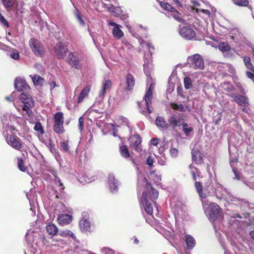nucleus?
Returning a JSON list of instances; mask_svg holds the SVG:
<instances>
[{"instance_id":"nucleus-1","label":"nucleus","mask_w":254,"mask_h":254,"mask_svg":"<svg viewBox=\"0 0 254 254\" xmlns=\"http://www.w3.org/2000/svg\"><path fill=\"white\" fill-rule=\"evenodd\" d=\"M20 104L16 108L18 112L24 118L32 119L34 116L32 109L34 107V102L30 95L22 93L19 98Z\"/></svg>"},{"instance_id":"nucleus-2","label":"nucleus","mask_w":254,"mask_h":254,"mask_svg":"<svg viewBox=\"0 0 254 254\" xmlns=\"http://www.w3.org/2000/svg\"><path fill=\"white\" fill-rule=\"evenodd\" d=\"M188 64L194 69H202L204 68V62L202 57L199 54H194L189 57Z\"/></svg>"},{"instance_id":"nucleus-3","label":"nucleus","mask_w":254,"mask_h":254,"mask_svg":"<svg viewBox=\"0 0 254 254\" xmlns=\"http://www.w3.org/2000/svg\"><path fill=\"white\" fill-rule=\"evenodd\" d=\"M29 46L36 56L42 57L44 54V48L41 43L35 38H31L29 42Z\"/></svg>"},{"instance_id":"nucleus-4","label":"nucleus","mask_w":254,"mask_h":254,"mask_svg":"<svg viewBox=\"0 0 254 254\" xmlns=\"http://www.w3.org/2000/svg\"><path fill=\"white\" fill-rule=\"evenodd\" d=\"M208 208L209 216L211 220L215 221L220 217L222 209L217 204L214 202H211L209 205Z\"/></svg>"},{"instance_id":"nucleus-5","label":"nucleus","mask_w":254,"mask_h":254,"mask_svg":"<svg viewBox=\"0 0 254 254\" xmlns=\"http://www.w3.org/2000/svg\"><path fill=\"white\" fill-rule=\"evenodd\" d=\"M179 33L187 40H192L195 36V32L190 26H183L180 27Z\"/></svg>"},{"instance_id":"nucleus-6","label":"nucleus","mask_w":254,"mask_h":254,"mask_svg":"<svg viewBox=\"0 0 254 254\" xmlns=\"http://www.w3.org/2000/svg\"><path fill=\"white\" fill-rule=\"evenodd\" d=\"M142 139L138 134H134L130 136L129 139V145L137 152L142 151Z\"/></svg>"},{"instance_id":"nucleus-7","label":"nucleus","mask_w":254,"mask_h":254,"mask_svg":"<svg viewBox=\"0 0 254 254\" xmlns=\"http://www.w3.org/2000/svg\"><path fill=\"white\" fill-rule=\"evenodd\" d=\"M7 143L14 149L20 150L23 147L21 139L16 135H10L9 137H5Z\"/></svg>"},{"instance_id":"nucleus-8","label":"nucleus","mask_w":254,"mask_h":254,"mask_svg":"<svg viewBox=\"0 0 254 254\" xmlns=\"http://www.w3.org/2000/svg\"><path fill=\"white\" fill-rule=\"evenodd\" d=\"M152 90L151 85L149 86L148 88L146 93L144 96L143 99L144 100V104H145V106L146 107V111L142 110V113L143 115H147L150 114L152 111L149 107L150 104H151V100L152 98Z\"/></svg>"},{"instance_id":"nucleus-9","label":"nucleus","mask_w":254,"mask_h":254,"mask_svg":"<svg viewBox=\"0 0 254 254\" xmlns=\"http://www.w3.org/2000/svg\"><path fill=\"white\" fill-rule=\"evenodd\" d=\"M147 192L146 191H143L141 197V202L147 214L149 215H152L153 208L151 203L147 199Z\"/></svg>"},{"instance_id":"nucleus-10","label":"nucleus","mask_w":254,"mask_h":254,"mask_svg":"<svg viewBox=\"0 0 254 254\" xmlns=\"http://www.w3.org/2000/svg\"><path fill=\"white\" fill-rule=\"evenodd\" d=\"M55 53L58 59H63L68 52V50L61 42H58L55 47Z\"/></svg>"},{"instance_id":"nucleus-11","label":"nucleus","mask_w":254,"mask_h":254,"mask_svg":"<svg viewBox=\"0 0 254 254\" xmlns=\"http://www.w3.org/2000/svg\"><path fill=\"white\" fill-rule=\"evenodd\" d=\"M230 96L233 98L232 101L236 102L239 106L249 105V101L248 97L238 94H232Z\"/></svg>"},{"instance_id":"nucleus-12","label":"nucleus","mask_w":254,"mask_h":254,"mask_svg":"<svg viewBox=\"0 0 254 254\" xmlns=\"http://www.w3.org/2000/svg\"><path fill=\"white\" fill-rule=\"evenodd\" d=\"M192 160L197 165H202L204 163L203 154L198 150H192L191 151Z\"/></svg>"},{"instance_id":"nucleus-13","label":"nucleus","mask_w":254,"mask_h":254,"mask_svg":"<svg viewBox=\"0 0 254 254\" xmlns=\"http://www.w3.org/2000/svg\"><path fill=\"white\" fill-rule=\"evenodd\" d=\"M57 219L60 225L65 226L72 222V216L68 214H61L58 215Z\"/></svg>"},{"instance_id":"nucleus-14","label":"nucleus","mask_w":254,"mask_h":254,"mask_svg":"<svg viewBox=\"0 0 254 254\" xmlns=\"http://www.w3.org/2000/svg\"><path fill=\"white\" fill-rule=\"evenodd\" d=\"M68 64L72 67L79 69L81 66L80 64V60L76 58L73 53H69L67 59Z\"/></svg>"},{"instance_id":"nucleus-15","label":"nucleus","mask_w":254,"mask_h":254,"mask_svg":"<svg viewBox=\"0 0 254 254\" xmlns=\"http://www.w3.org/2000/svg\"><path fill=\"white\" fill-rule=\"evenodd\" d=\"M14 87L19 91H25L28 85L25 81L21 78H16L14 80Z\"/></svg>"},{"instance_id":"nucleus-16","label":"nucleus","mask_w":254,"mask_h":254,"mask_svg":"<svg viewBox=\"0 0 254 254\" xmlns=\"http://www.w3.org/2000/svg\"><path fill=\"white\" fill-rule=\"evenodd\" d=\"M135 83V80L132 74L128 73L126 76V89L127 91H131L133 89Z\"/></svg>"},{"instance_id":"nucleus-17","label":"nucleus","mask_w":254,"mask_h":254,"mask_svg":"<svg viewBox=\"0 0 254 254\" xmlns=\"http://www.w3.org/2000/svg\"><path fill=\"white\" fill-rule=\"evenodd\" d=\"M185 244L186 245L184 247L185 249L191 250L195 246L196 242L194 238L190 235H187L184 239Z\"/></svg>"},{"instance_id":"nucleus-18","label":"nucleus","mask_w":254,"mask_h":254,"mask_svg":"<svg viewBox=\"0 0 254 254\" xmlns=\"http://www.w3.org/2000/svg\"><path fill=\"white\" fill-rule=\"evenodd\" d=\"M183 121V118H179L177 119L174 115L168 119L169 125L173 128L182 126L183 123L184 122Z\"/></svg>"},{"instance_id":"nucleus-19","label":"nucleus","mask_w":254,"mask_h":254,"mask_svg":"<svg viewBox=\"0 0 254 254\" xmlns=\"http://www.w3.org/2000/svg\"><path fill=\"white\" fill-rule=\"evenodd\" d=\"M144 180L146 182L145 187L147 189L152 198L154 199H157L159 194L158 192L153 188H152V185L151 183L148 182L146 178L144 177Z\"/></svg>"},{"instance_id":"nucleus-20","label":"nucleus","mask_w":254,"mask_h":254,"mask_svg":"<svg viewBox=\"0 0 254 254\" xmlns=\"http://www.w3.org/2000/svg\"><path fill=\"white\" fill-rule=\"evenodd\" d=\"M91 90V86L87 85L81 91L78 99L77 100V103H80L83 102V99L88 96V94Z\"/></svg>"},{"instance_id":"nucleus-21","label":"nucleus","mask_w":254,"mask_h":254,"mask_svg":"<svg viewBox=\"0 0 254 254\" xmlns=\"http://www.w3.org/2000/svg\"><path fill=\"white\" fill-rule=\"evenodd\" d=\"M109 186L110 189L112 192L117 190L118 189V183L117 180L115 178V176L113 174H110L108 176Z\"/></svg>"},{"instance_id":"nucleus-22","label":"nucleus","mask_w":254,"mask_h":254,"mask_svg":"<svg viewBox=\"0 0 254 254\" xmlns=\"http://www.w3.org/2000/svg\"><path fill=\"white\" fill-rule=\"evenodd\" d=\"M202 185L203 184L201 182L195 181L194 183V187L199 196L201 198H205L207 197V195L203 191Z\"/></svg>"},{"instance_id":"nucleus-23","label":"nucleus","mask_w":254,"mask_h":254,"mask_svg":"<svg viewBox=\"0 0 254 254\" xmlns=\"http://www.w3.org/2000/svg\"><path fill=\"white\" fill-rule=\"evenodd\" d=\"M170 106L172 109L175 111L184 112L187 111H190V110L189 106H184L183 104H178L177 103H171L170 104Z\"/></svg>"},{"instance_id":"nucleus-24","label":"nucleus","mask_w":254,"mask_h":254,"mask_svg":"<svg viewBox=\"0 0 254 254\" xmlns=\"http://www.w3.org/2000/svg\"><path fill=\"white\" fill-rule=\"evenodd\" d=\"M156 124L157 127L167 129L169 127V124L167 123L166 119L162 116H158L156 118Z\"/></svg>"},{"instance_id":"nucleus-25","label":"nucleus","mask_w":254,"mask_h":254,"mask_svg":"<svg viewBox=\"0 0 254 254\" xmlns=\"http://www.w3.org/2000/svg\"><path fill=\"white\" fill-rule=\"evenodd\" d=\"M46 231L48 234L52 236H55L58 232V229L57 226L52 223H50L46 225Z\"/></svg>"},{"instance_id":"nucleus-26","label":"nucleus","mask_w":254,"mask_h":254,"mask_svg":"<svg viewBox=\"0 0 254 254\" xmlns=\"http://www.w3.org/2000/svg\"><path fill=\"white\" fill-rule=\"evenodd\" d=\"M79 226L82 231H88L90 229V222L88 220L83 218L79 222Z\"/></svg>"},{"instance_id":"nucleus-27","label":"nucleus","mask_w":254,"mask_h":254,"mask_svg":"<svg viewBox=\"0 0 254 254\" xmlns=\"http://www.w3.org/2000/svg\"><path fill=\"white\" fill-rule=\"evenodd\" d=\"M112 85V82L110 79H106L103 81V87L102 89L100 92V96L101 97L104 96L105 93H106V91Z\"/></svg>"},{"instance_id":"nucleus-28","label":"nucleus","mask_w":254,"mask_h":254,"mask_svg":"<svg viewBox=\"0 0 254 254\" xmlns=\"http://www.w3.org/2000/svg\"><path fill=\"white\" fill-rule=\"evenodd\" d=\"M119 151L123 158L127 159L130 157V154L127 145H123L121 146L120 147Z\"/></svg>"},{"instance_id":"nucleus-29","label":"nucleus","mask_w":254,"mask_h":254,"mask_svg":"<svg viewBox=\"0 0 254 254\" xmlns=\"http://www.w3.org/2000/svg\"><path fill=\"white\" fill-rule=\"evenodd\" d=\"M53 130L58 134H63L65 131L64 127V123L54 124Z\"/></svg>"},{"instance_id":"nucleus-30","label":"nucleus","mask_w":254,"mask_h":254,"mask_svg":"<svg viewBox=\"0 0 254 254\" xmlns=\"http://www.w3.org/2000/svg\"><path fill=\"white\" fill-rule=\"evenodd\" d=\"M54 124L64 123V114L62 112L55 113L53 117Z\"/></svg>"},{"instance_id":"nucleus-31","label":"nucleus","mask_w":254,"mask_h":254,"mask_svg":"<svg viewBox=\"0 0 254 254\" xmlns=\"http://www.w3.org/2000/svg\"><path fill=\"white\" fill-rule=\"evenodd\" d=\"M171 12V16L177 21L181 23H184L185 20L182 17V14L179 11H178L175 8L174 10H173Z\"/></svg>"},{"instance_id":"nucleus-32","label":"nucleus","mask_w":254,"mask_h":254,"mask_svg":"<svg viewBox=\"0 0 254 254\" xmlns=\"http://www.w3.org/2000/svg\"><path fill=\"white\" fill-rule=\"evenodd\" d=\"M189 168L191 169L190 174L192 176V180L195 182V181H196V176L199 177L201 174V172L197 168L193 166L192 165H190L189 166Z\"/></svg>"},{"instance_id":"nucleus-33","label":"nucleus","mask_w":254,"mask_h":254,"mask_svg":"<svg viewBox=\"0 0 254 254\" xmlns=\"http://www.w3.org/2000/svg\"><path fill=\"white\" fill-rule=\"evenodd\" d=\"M233 2L237 6L248 7L249 9H252V6L251 5H249V0H233Z\"/></svg>"},{"instance_id":"nucleus-34","label":"nucleus","mask_w":254,"mask_h":254,"mask_svg":"<svg viewBox=\"0 0 254 254\" xmlns=\"http://www.w3.org/2000/svg\"><path fill=\"white\" fill-rule=\"evenodd\" d=\"M113 35L114 37L117 39H120L123 37L124 33L121 30L119 25L113 28Z\"/></svg>"},{"instance_id":"nucleus-35","label":"nucleus","mask_w":254,"mask_h":254,"mask_svg":"<svg viewBox=\"0 0 254 254\" xmlns=\"http://www.w3.org/2000/svg\"><path fill=\"white\" fill-rule=\"evenodd\" d=\"M33 84L35 86H41L42 85L44 79L39 75L35 74L33 76H31Z\"/></svg>"},{"instance_id":"nucleus-36","label":"nucleus","mask_w":254,"mask_h":254,"mask_svg":"<svg viewBox=\"0 0 254 254\" xmlns=\"http://www.w3.org/2000/svg\"><path fill=\"white\" fill-rule=\"evenodd\" d=\"M4 8L9 11L14 5L15 0H1Z\"/></svg>"},{"instance_id":"nucleus-37","label":"nucleus","mask_w":254,"mask_h":254,"mask_svg":"<svg viewBox=\"0 0 254 254\" xmlns=\"http://www.w3.org/2000/svg\"><path fill=\"white\" fill-rule=\"evenodd\" d=\"M160 6L163 9L169 12H172L175 9V7L168 2H160Z\"/></svg>"},{"instance_id":"nucleus-38","label":"nucleus","mask_w":254,"mask_h":254,"mask_svg":"<svg viewBox=\"0 0 254 254\" xmlns=\"http://www.w3.org/2000/svg\"><path fill=\"white\" fill-rule=\"evenodd\" d=\"M244 62L247 68L250 69L252 71H254V67L251 63V59L249 57H244Z\"/></svg>"},{"instance_id":"nucleus-39","label":"nucleus","mask_w":254,"mask_h":254,"mask_svg":"<svg viewBox=\"0 0 254 254\" xmlns=\"http://www.w3.org/2000/svg\"><path fill=\"white\" fill-rule=\"evenodd\" d=\"M60 235L62 237H67L69 236L70 237L72 238L73 239H75L76 238V237L75 235L70 230H65L64 231H62L60 232Z\"/></svg>"},{"instance_id":"nucleus-40","label":"nucleus","mask_w":254,"mask_h":254,"mask_svg":"<svg viewBox=\"0 0 254 254\" xmlns=\"http://www.w3.org/2000/svg\"><path fill=\"white\" fill-rule=\"evenodd\" d=\"M188 125L186 123H183L182 124V129L184 131L186 135H188L189 134L193 131V128L192 127H188Z\"/></svg>"},{"instance_id":"nucleus-41","label":"nucleus","mask_w":254,"mask_h":254,"mask_svg":"<svg viewBox=\"0 0 254 254\" xmlns=\"http://www.w3.org/2000/svg\"><path fill=\"white\" fill-rule=\"evenodd\" d=\"M34 129L36 131L39 132L41 135H43L45 133L44 128L39 122H38L35 124Z\"/></svg>"},{"instance_id":"nucleus-42","label":"nucleus","mask_w":254,"mask_h":254,"mask_svg":"<svg viewBox=\"0 0 254 254\" xmlns=\"http://www.w3.org/2000/svg\"><path fill=\"white\" fill-rule=\"evenodd\" d=\"M17 165L18 169L22 171L25 172L26 170V167L24 166V162L22 158H18L17 159Z\"/></svg>"},{"instance_id":"nucleus-43","label":"nucleus","mask_w":254,"mask_h":254,"mask_svg":"<svg viewBox=\"0 0 254 254\" xmlns=\"http://www.w3.org/2000/svg\"><path fill=\"white\" fill-rule=\"evenodd\" d=\"M218 48L222 52H228L230 50V46L224 42L220 43L218 46Z\"/></svg>"},{"instance_id":"nucleus-44","label":"nucleus","mask_w":254,"mask_h":254,"mask_svg":"<svg viewBox=\"0 0 254 254\" xmlns=\"http://www.w3.org/2000/svg\"><path fill=\"white\" fill-rule=\"evenodd\" d=\"M185 87L187 89L190 88L192 86L191 79L189 77H186L184 79Z\"/></svg>"},{"instance_id":"nucleus-45","label":"nucleus","mask_w":254,"mask_h":254,"mask_svg":"<svg viewBox=\"0 0 254 254\" xmlns=\"http://www.w3.org/2000/svg\"><path fill=\"white\" fill-rule=\"evenodd\" d=\"M84 118L82 116L80 117L78 120V128L80 131H82L84 127Z\"/></svg>"},{"instance_id":"nucleus-46","label":"nucleus","mask_w":254,"mask_h":254,"mask_svg":"<svg viewBox=\"0 0 254 254\" xmlns=\"http://www.w3.org/2000/svg\"><path fill=\"white\" fill-rule=\"evenodd\" d=\"M0 21L5 27L7 28L9 27L8 21L1 14H0Z\"/></svg>"},{"instance_id":"nucleus-47","label":"nucleus","mask_w":254,"mask_h":254,"mask_svg":"<svg viewBox=\"0 0 254 254\" xmlns=\"http://www.w3.org/2000/svg\"><path fill=\"white\" fill-rule=\"evenodd\" d=\"M75 15L80 25H81L82 26H85V23L83 19H82L80 13L77 11V12H76Z\"/></svg>"},{"instance_id":"nucleus-48","label":"nucleus","mask_w":254,"mask_h":254,"mask_svg":"<svg viewBox=\"0 0 254 254\" xmlns=\"http://www.w3.org/2000/svg\"><path fill=\"white\" fill-rule=\"evenodd\" d=\"M61 148L64 151H67L69 149V144H68V141H66L64 142H62L61 143Z\"/></svg>"},{"instance_id":"nucleus-49","label":"nucleus","mask_w":254,"mask_h":254,"mask_svg":"<svg viewBox=\"0 0 254 254\" xmlns=\"http://www.w3.org/2000/svg\"><path fill=\"white\" fill-rule=\"evenodd\" d=\"M170 153L172 157H176L178 156V150L175 148H172L170 149Z\"/></svg>"},{"instance_id":"nucleus-50","label":"nucleus","mask_w":254,"mask_h":254,"mask_svg":"<svg viewBox=\"0 0 254 254\" xmlns=\"http://www.w3.org/2000/svg\"><path fill=\"white\" fill-rule=\"evenodd\" d=\"M10 57L14 60H17L19 59V53L18 52H11L10 53Z\"/></svg>"},{"instance_id":"nucleus-51","label":"nucleus","mask_w":254,"mask_h":254,"mask_svg":"<svg viewBox=\"0 0 254 254\" xmlns=\"http://www.w3.org/2000/svg\"><path fill=\"white\" fill-rule=\"evenodd\" d=\"M102 251L106 254H115V252L113 250L107 248H103Z\"/></svg>"},{"instance_id":"nucleus-52","label":"nucleus","mask_w":254,"mask_h":254,"mask_svg":"<svg viewBox=\"0 0 254 254\" xmlns=\"http://www.w3.org/2000/svg\"><path fill=\"white\" fill-rule=\"evenodd\" d=\"M56 183H59V187H60V190H64V186L63 184L62 183L61 180L59 178H57L55 180Z\"/></svg>"},{"instance_id":"nucleus-53","label":"nucleus","mask_w":254,"mask_h":254,"mask_svg":"<svg viewBox=\"0 0 254 254\" xmlns=\"http://www.w3.org/2000/svg\"><path fill=\"white\" fill-rule=\"evenodd\" d=\"M154 161L153 158L151 156H149L146 159V164L150 166H152Z\"/></svg>"},{"instance_id":"nucleus-54","label":"nucleus","mask_w":254,"mask_h":254,"mask_svg":"<svg viewBox=\"0 0 254 254\" xmlns=\"http://www.w3.org/2000/svg\"><path fill=\"white\" fill-rule=\"evenodd\" d=\"M151 144L154 146H157L159 143V139L158 138H152L150 140Z\"/></svg>"},{"instance_id":"nucleus-55","label":"nucleus","mask_w":254,"mask_h":254,"mask_svg":"<svg viewBox=\"0 0 254 254\" xmlns=\"http://www.w3.org/2000/svg\"><path fill=\"white\" fill-rule=\"evenodd\" d=\"M174 3L177 6L182 7L183 4L180 2L179 0H172Z\"/></svg>"},{"instance_id":"nucleus-56","label":"nucleus","mask_w":254,"mask_h":254,"mask_svg":"<svg viewBox=\"0 0 254 254\" xmlns=\"http://www.w3.org/2000/svg\"><path fill=\"white\" fill-rule=\"evenodd\" d=\"M246 74H247V76L251 79L252 80V79H254V74L252 72H250V71H247L246 72Z\"/></svg>"},{"instance_id":"nucleus-57","label":"nucleus","mask_w":254,"mask_h":254,"mask_svg":"<svg viewBox=\"0 0 254 254\" xmlns=\"http://www.w3.org/2000/svg\"><path fill=\"white\" fill-rule=\"evenodd\" d=\"M66 254H75L77 253L75 251H72L71 249H67L65 251Z\"/></svg>"},{"instance_id":"nucleus-58","label":"nucleus","mask_w":254,"mask_h":254,"mask_svg":"<svg viewBox=\"0 0 254 254\" xmlns=\"http://www.w3.org/2000/svg\"><path fill=\"white\" fill-rule=\"evenodd\" d=\"M107 9L109 11L111 12H114L115 10V6L111 4L110 6L107 7Z\"/></svg>"},{"instance_id":"nucleus-59","label":"nucleus","mask_w":254,"mask_h":254,"mask_svg":"<svg viewBox=\"0 0 254 254\" xmlns=\"http://www.w3.org/2000/svg\"><path fill=\"white\" fill-rule=\"evenodd\" d=\"M201 11L204 14H205L206 15H207L208 16L210 15V11L209 10H207V9H202Z\"/></svg>"},{"instance_id":"nucleus-60","label":"nucleus","mask_w":254,"mask_h":254,"mask_svg":"<svg viewBox=\"0 0 254 254\" xmlns=\"http://www.w3.org/2000/svg\"><path fill=\"white\" fill-rule=\"evenodd\" d=\"M182 89L181 87H177V92L179 95H180L181 96H183V94L182 92Z\"/></svg>"},{"instance_id":"nucleus-61","label":"nucleus","mask_w":254,"mask_h":254,"mask_svg":"<svg viewBox=\"0 0 254 254\" xmlns=\"http://www.w3.org/2000/svg\"><path fill=\"white\" fill-rule=\"evenodd\" d=\"M232 217L233 218H242V216L239 213H236V214H234V215Z\"/></svg>"},{"instance_id":"nucleus-62","label":"nucleus","mask_w":254,"mask_h":254,"mask_svg":"<svg viewBox=\"0 0 254 254\" xmlns=\"http://www.w3.org/2000/svg\"><path fill=\"white\" fill-rule=\"evenodd\" d=\"M109 24L110 25V26H114V27H116V26H118L119 25L117 24L116 23L114 22H113V21H110L109 22Z\"/></svg>"},{"instance_id":"nucleus-63","label":"nucleus","mask_w":254,"mask_h":254,"mask_svg":"<svg viewBox=\"0 0 254 254\" xmlns=\"http://www.w3.org/2000/svg\"><path fill=\"white\" fill-rule=\"evenodd\" d=\"M49 146L50 148V150H52V149L54 147V144L53 142L50 140V143L49 144Z\"/></svg>"},{"instance_id":"nucleus-64","label":"nucleus","mask_w":254,"mask_h":254,"mask_svg":"<svg viewBox=\"0 0 254 254\" xmlns=\"http://www.w3.org/2000/svg\"><path fill=\"white\" fill-rule=\"evenodd\" d=\"M250 236H251V237L253 239V240L254 241V230L253 231H251L250 232Z\"/></svg>"}]
</instances>
